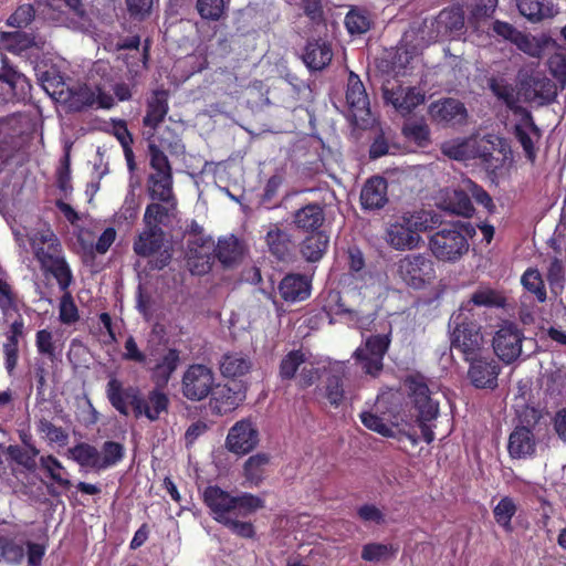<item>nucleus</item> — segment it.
Instances as JSON below:
<instances>
[{"mask_svg": "<svg viewBox=\"0 0 566 566\" xmlns=\"http://www.w3.org/2000/svg\"><path fill=\"white\" fill-rule=\"evenodd\" d=\"M345 25L350 34H363L369 31L371 20L367 11L354 8L345 17Z\"/></svg>", "mask_w": 566, "mask_h": 566, "instance_id": "nucleus-47", "label": "nucleus"}, {"mask_svg": "<svg viewBox=\"0 0 566 566\" xmlns=\"http://www.w3.org/2000/svg\"><path fill=\"white\" fill-rule=\"evenodd\" d=\"M226 443L229 451L247 454L258 446L259 431L251 420H240L229 430Z\"/></svg>", "mask_w": 566, "mask_h": 566, "instance_id": "nucleus-16", "label": "nucleus"}, {"mask_svg": "<svg viewBox=\"0 0 566 566\" xmlns=\"http://www.w3.org/2000/svg\"><path fill=\"white\" fill-rule=\"evenodd\" d=\"M150 161L149 165L154 174H172L167 155L154 143L148 145Z\"/></svg>", "mask_w": 566, "mask_h": 566, "instance_id": "nucleus-59", "label": "nucleus"}, {"mask_svg": "<svg viewBox=\"0 0 566 566\" xmlns=\"http://www.w3.org/2000/svg\"><path fill=\"white\" fill-rule=\"evenodd\" d=\"M333 51L329 44L314 40L307 42L303 54V61L310 70L321 71L332 61Z\"/></svg>", "mask_w": 566, "mask_h": 566, "instance_id": "nucleus-29", "label": "nucleus"}, {"mask_svg": "<svg viewBox=\"0 0 566 566\" xmlns=\"http://www.w3.org/2000/svg\"><path fill=\"white\" fill-rule=\"evenodd\" d=\"M449 325L453 326L451 333V348L457 349L463 359H473L476 355L484 354V337L481 332V325L475 319L474 314L470 313L469 305H461L454 312Z\"/></svg>", "mask_w": 566, "mask_h": 566, "instance_id": "nucleus-6", "label": "nucleus"}, {"mask_svg": "<svg viewBox=\"0 0 566 566\" xmlns=\"http://www.w3.org/2000/svg\"><path fill=\"white\" fill-rule=\"evenodd\" d=\"M35 261L45 276H52L61 291L70 289L74 276L67 263L62 243L50 226L45 224L28 233Z\"/></svg>", "mask_w": 566, "mask_h": 566, "instance_id": "nucleus-3", "label": "nucleus"}, {"mask_svg": "<svg viewBox=\"0 0 566 566\" xmlns=\"http://www.w3.org/2000/svg\"><path fill=\"white\" fill-rule=\"evenodd\" d=\"M469 363L468 379L478 389H494L497 387V378L501 373L500 364L490 355H476Z\"/></svg>", "mask_w": 566, "mask_h": 566, "instance_id": "nucleus-13", "label": "nucleus"}, {"mask_svg": "<svg viewBox=\"0 0 566 566\" xmlns=\"http://www.w3.org/2000/svg\"><path fill=\"white\" fill-rule=\"evenodd\" d=\"M528 130H526L522 125L517 124L514 127V136L517 142L521 144L526 159L534 164L537 157V149L534 145L533 137L538 140L542 137L541 128L535 124L532 116L528 114V119L526 123Z\"/></svg>", "mask_w": 566, "mask_h": 566, "instance_id": "nucleus-30", "label": "nucleus"}, {"mask_svg": "<svg viewBox=\"0 0 566 566\" xmlns=\"http://www.w3.org/2000/svg\"><path fill=\"white\" fill-rule=\"evenodd\" d=\"M180 352L176 348H168L150 369V378L157 387H167L171 376L180 364Z\"/></svg>", "mask_w": 566, "mask_h": 566, "instance_id": "nucleus-26", "label": "nucleus"}, {"mask_svg": "<svg viewBox=\"0 0 566 566\" xmlns=\"http://www.w3.org/2000/svg\"><path fill=\"white\" fill-rule=\"evenodd\" d=\"M165 232L163 229H153L145 226V229L138 234L134 241V252L142 258H148L158 254L155 260L149 262L150 269L163 270L170 260L171 253L164 249Z\"/></svg>", "mask_w": 566, "mask_h": 566, "instance_id": "nucleus-11", "label": "nucleus"}, {"mask_svg": "<svg viewBox=\"0 0 566 566\" xmlns=\"http://www.w3.org/2000/svg\"><path fill=\"white\" fill-rule=\"evenodd\" d=\"M60 99L71 112H83L96 102V95L87 85L67 87L59 92Z\"/></svg>", "mask_w": 566, "mask_h": 566, "instance_id": "nucleus-27", "label": "nucleus"}, {"mask_svg": "<svg viewBox=\"0 0 566 566\" xmlns=\"http://www.w3.org/2000/svg\"><path fill=\"white\" fill-rule=\"evenodd\" d=\"M216 255L223 265H232L241 255L239 241L234 237L219 240L216 249Z\"/></svg>", "mask_w": 566, "mask_h": 566, "instance_id": "nucleus-48", "label": "nucleus"}, {"mask_svg": "<svg viewBox=\"0 0 566 566\" xmlns=\"http://www.w3.org/2000/svg\"><path fill=\"white\" fill-rule=\"evenodd\" d=\"M62 292L63 295L60 300L59 318L61 323L71 325L78 321V310L76 304L74 303L72 294L69 292V289Z\"/></svg>", "mask_w": 566, "mask_h": 566, "instance_id": "nucleus-55", "label": "nucleus"}, {"mask_svg": "<svg viewBox=\"0 0 566 566\" xmlns=\"http://www.w3.org/2000/svg\"><path fill=\"white\" fill-rule=\"evenodd\" d=\"M210 408L216 415H226L245 399V388L241 384H216L210 394Z\"/></svg>", "mask_w": 566, "mask_h": 566, "instance_id": "nucleus-15", "label": "nucleus"}, {"mask_svg": "<svg viewBox=\"0 0 566 566\" xmlns=\"http://www.w3.org/2000/svg\"><path fill=\"white\" fill-rule=\"evenodd\" d=\"M202 502L211 517L232 534L245 539L255 537L253 523L244 520L264 507L262 497L249 492L233 495L219 485H208L203 490Z\"/></svg>", "mask_w": 566, "mask_h": 566, "instance_id": "nucleus-1", "label": "nucleus"}, {"mask_svg": "<svg viewBox=\"0 0 566 566\" xmlns=\"http://www.w3.org/2000/svg\"><path fill=\"white\" fill-rule=\"evenodd\" d=\"M311 280L301 273H289L279 283L280 296L287 303L302 302L311 295Z\"/></svg>", "mask_w": 566, "mask_h": 566, "instance_id": "nucleus-18", "label": "nucleus"}, {"mask_svg": "<svg viewBox=\"0 0 566 566\" xmlns=\"http://www.w3.org/2000/svg\"><path fill=\"white\" fill-rule=\"evenodd\" d=\"M505 304V297L493 289H482L475 291L471 298L462 305H469L470 313H473V306L502 307Z\"/></svg>", "mask_w": 566, "mask_h": 566, "instance_id": "nucleus-42", "label": "nucleus"}, {"mask_svg": "<svg viewBox=\"0 0 566 566\" xmlns=\"http://www.w3.org/2000/svg\"><path fill=\"white\" fill-rule=\"evenodd\" d=\"M306 360L305 354L301 349L289 352L281 360L279 366V377L282 380H292L300 366Z\"/></svg>", "mask_w": 566, "mask_h": 566, "instance_id": "nucleus-45", "label": "nucleus"}, {"mask_svg": "<svg viewBox=\"0 0 566 566\" xmlns=\"http://www.w3.org/2000/svg\"><path fill=\"white\" fill-rule=\"evenodd\" d=\"M428 113L433 123L442 127H454L463 125L468 118V111L464 104L452 97H444L432 102Z\"/></svg>", "mask_w": 566, "mask_h": 566, "instance_id": "nucleus-14", "label": "nucleus"}, {"mask_svg": "<svg viewBox=\"0 0 566 566\" xmlns=\"http://www.w3.org/2000/svg\"><path fill=\"white\" fill-rule=\"evenodd\" d=\"M547 64L553 77L564 88L566 85V55L562 53H555L548 59Z\"/></svg>", "mask_w": 566, "mask_h": 566, "instance_id": "nucleus-63", "label": "nucleus"}, {"mask_svg": "<svg viewBox=\"0 0 566 566\" xmlns=\"http://www.w3.org/2000/svg\"><path fill=\"white\" fill-rule=\"evenodd\" d=\"M439 23L450 32L460 31L464 27L463 12L459 8L443 9L439 14Z\"/></svg>", "mask_w": 566, "mask_h": 566, "instance_id": "nucleus-60", "label": "nucleus"}, {"mask_svg": "<svg viewBox=\"0 0 566 566\" xmlns=\"http://www.w3.org/2000/svg\"><path fill=\"white\" fill-rule=\"evenodd\" d=\"M388 182L381 176L366 180L360 191V205L364 210H379L388 202Z\"/></svg>", "mask_w": 566, "mask_h": 566, "instance_id": "nucleus-19", "label": "nucleus"}, {"mask_svg": "<svg viewBox=\"0 0 566 566\" xmlns=\"http://www.w3.org/2000/svg\"><path fill=\"white\" fill-rule=\"evenodd\" d=\"M403 136L419 147H427L430 144V129L426 123L415 122L402 127Z\"/></svg>", "mask_w": 566, "mask_h": 566, "instance_id": "nucleus-51", "label": "nucleus"}, {"mask_svg": "<svg viewBox=\"0 0 566 566\" xmlns=\"http://www.w3.org/2000/svg\"><path fill=\"white\" fill-rule=\"evenodd\" d=\"M151 202L146 207L144 213V223L146 227L153 229H161V226L167 227L171 222L177 208V201L165 203Z\"/></svg>", "mask_w": 566, "mask_h": 566, "instance_id": "nucleus-31", "label": "nucleus"}, {"mask_svg": "<svg viewBox=\"0 0 566 566\" xmlns=\"http://www.w3.org/2000/svg\"><path fill=\"white\" fill-rule=\"evenodd\" d=\"M346 101L354 117L364 119V115H369V98L366 88L359 76L354 72L348 75Z\"/></svg>", "mask_w": 566, "mask_h": 566, "instance_id": "nucleus-23", "label": "nucleus"}, {"mask_svg": "<svg viewBox=\"0 0 566 566\" xmlns=\"http://www.w3.org/2000/svg\"><path fill=\"white\" fill-rule=\"evenodd\" d=\"M36 430L39 433H44L49 444L56 443L64 447L69 442V433L62 428L52 423L46 418H41L36 421Z\"/></svg>", "mask_w": 566, "mask_h": 566, "instance_id": "nucleus-49", "label": "nucleus"}, {"mask_svg": "<svg viewBox=\"0 0 566 566\" xmlns=\"http://www.w3.org/2000/svg\"><path fill=\"white\" fill-rule=\"evenodd\" d=\"M196 9L203 20L219 21L226 10L224 0H197Z\"/></svg>", "mask_w": 566, "mask_h": 566, "instance_id": "nucleus-52", "label": "nucleus"}, {"mask_svg": "<svg viewBox=\"0 0 566 566\" xmlns=\"http://www.w3.org/2000/svg\"><path fill=\"white\" fill-rule=\"evenodd\" d=\"M2 39L10 51H25L35 43L34 36L22 31L2 32Z\"/></svg>", "mask_w": 566, "mask_h": 566, "instance_id": "nucleus-58", "label": "nucleus"}, {"mask_svg": "<svg viewBox=\"0 0 566 566\" xmlns=\"http://www.w3.org/2000/svg\"><path fill=\"white\" fill-rule=\"evenodd\" d=\"M439 222L440 214L433 210L406 211L388 222L385 240L397 251L415 250L422 243L421 233L433 230Z\"/></svg>", "mask_w": 566, "mask_h": 566, "instance_id": "nucleus-4", "label": "nucleus"}, {"mask_svg": "<svg viewBox=\"0 0 566 566\" xmlns=\"http://www.w3.org/2000/svg\"><path fill=\"white\" fill-rule=\"evenodd\" d=\"M24 323L22 318L10 325L6 342L2 344L3 366L9 376L15 374L19 361V340L23 336Z\"/></svg>", "mask_w": 566, "mask_h": 566, "instance_id": "nucleus-22", "label": "nucleus"}, {"mask_svg": "<svg viewBox=\"0 0 566 566\" xmlns=\"http://www.w3.org/2000/svg\"><path fill=\"white\" fill-rule=\"evenodd\" d=\"M18 308V295L11 284L0 276V310L3 313Z\"/></svg>", "mask_w": 566, "mask_h": 566, "instance_id": "nucleus-62", "label": "nucleus"}, {"mask_svg": "<svg viewBox=\"0 0 566 566\" xmlns=\"http://www.w3.org/2000/svg\"><path fill=\"white\" fill-rule=\"evenodd\" d=\"M469 191L471 193V197L475 200V202L485 208L489 213L495 212L496 206L492 197L482 186L471 181L469 186Z\"/></svg>", "mask_w": 566, "mask_h": 566, "instance_id": "nucleus-64", "label": "nucleus"}, {"mask_svg": "<svg viewBox=\"0 0 566 566\" xmlns=\"http://www.w3.org/2000/svg\"><path fill=\"white\" fill-rule=\"evenodd\" d=\"M424 102V95L416 87L403 88L400 102L396 105V111L401 115L410 114L416 107Z\"/></svg>", "mask_w": 566, "mask_h": 566, "instance_id": "nucleus-56", "label": "nucleus"}, {"mask_svg": "<svg viewBox=\"0 0 566 566\" xmlns=\"http://www.w3.org/2000/svg\"><path fill=\"white\" fill-rule=\"evenodd\" d=\"M105 394L111 406L122 416L127 417L132 411L136 418L146 417L149 421H156L163 412H168L169 397L164 388L155 387L148 391L147 397L138 386H124V382L116 376H111Z\"/></svg>", "mask_w": 566, "mask_h": 566, "instance_id": "nucleus-2", "label": "nucleus"}, {"mask_svg": "<svg viewBox=\"0 0 566 566\" xmlns=\"http://www.w3.org/2000/svg\"><path fill=\"white\" fill-rule=\"evenodd\" d=\"M507 451L513 459L532 457L536 451V440L526 426H517L509 437Z\"/></svg>", "mask_w": 566, "mask_h": 566, "instance_id": "nucleus-24", "label": "nucleus"}, {"mask_svg": "<svg viewBox=\"0 0 566 566\" xmlns=\"http://www.w3.org/2000/svg\"><path fill=\"white\" fill-rule=\"evenodd\" d=\"M398 552V544L371 542L363 545L360 557L368 563H385L396 558Z\"/></svg>", "mask_w": 566, "mask_h": 566, "instance_id": "nucleus-36", "label": "nucleus"}, {"mask_svg": "<svg viewBox=\"0 0 566 566\" xmlns=\"http://www.w3.org/2000/svg\"><path fill=\"white\" fill-rule=\"evenodd\" d=\"M69 454L81 468H88L96 472L101 471L99 451L96 447L80 442L69 449Z\"/></svg>", "mask_w": 566, "mask_h": 566, "instance_id": "nucleus-37", "label": "nucleus"}, {"mask_svg": "<svg viewBox=\"0 0 566 566\" xmlns=\"http://www.w3.org/2000/svg\"><path fill=\"white\" fill-rule=\"evenodd\" d=\"M149 196L163 203L177 201L172 192V174H150L147 179Z\"/></svg>", "mask_w": 566, "mask_h": 566, "instance_id": "nucleus-32", "label": "nucleus"}, {"mask_svg": "<svg viewBox=\"0 0 566 566\" xmlns=\"http://www.w3.org/2000/svg\"><path fill=\"white\" fill-rule=\"evenodd\" d=\"M0 81L9 86L12 96L17 98H20L31 88L28 77L10 65L7 57L2 59Z\"/></svg>", "mask_w": 566, "mask_h": 566, "instance_id": "nucleus-33", "label": "nucleus"}, {"mask_svg": "<svg viewBox=\"0 0 566 566\" xmlns=\"http://www.w3.org/2000/svg\"><path fill=\"white\" fill-rule=\"evenodd\" d=\"M325 221L323 207L317 202H311L296 210L293 214L295 228L304 233L322 231Z\"/></svg>", "mask_w": 566, "mask_h": 566, "instance_id": "nucleus-25", "label": "nucleus"}, {"mask_svg": "<svg viewBox=\"0 0 566 566\" xmlns=\"http://www.w3.org/2000/svg\"><path fill=\"white\" fill-rule=\"evenodd\" d=\"M24 558V548L13 537L0 535V559L10 565H20Z\"/></svg>", "mask_w": 566, "mask_h": 566, "instance_id": "nucleus-44", "label": "nucleus"}, {"mask_svg": "<svg viewBox=\"0 0 566 566\" xmlns=\"http://www.w3.org/2000/svg\"><path fill=\"white\" fill-rule=\"evenodd\" d=\"M389 335H371L359 346L354 358L365 374L376 377L384 368V357L390 346Z\"/></svg>", "mask_w": 566, "mask_h": 566, "instance_id": "nucleus-10", "label": "nucleus"}, {"mask_svg": "<svg viewBox=\"0 0 566 566\" xmlns=\"http://www.w3.org/2000/svg\"><path fill=\"white\" fill-rule=\"evenodd\" d=\"M125 458V447L117 441H105L99 452L101 471L115 467Z\"/></svg>", "mask_w": 566, "mask_h": 566, "instance_id": "nucleus-46", "label": "nucleus"}, {"mask_svg": "<svg viewBox=\"0 0 566 566\" xmlns=\"http://www.w3.org/2000/svg\"><path fill=\"white\" fill-rule=\"evenodd\" d=\"M252 368L248 356L239 353L224 354L220 363V371L226 378H238L247 375Z\"/></svg>", "mask_w": 566, "mask_h": 566, "instance_id": "nucleus-35", "label": "nucleus"}, {"mask_svg": "<svg viewBox=\"0 0 566 566\" xmlns=\"http://www.w3.org/2000/svg\"><path fill=\"white\" fill-rule=\"evenodd\" d=\"M552 39L547 35L539 38L531 36L522 31L514 39L513 44L523 53L532 57H541L545 48L551 43Z\"/></svg>", "mask_w": 566, "mask_h": 566, "instance_id": "nucleus-39", "label": "nucleus"}, {"mask_svg": "<svg viewBox=\"0 0 566 566\" xmlns=\"http://www.w3.org/2000/svg\"><path fill=\"white\" fill-rule=\"evenodd\" d=\"M35 17V9L31 3L19 6L13 13L7 19V25L22 29L28 27Z\"/></svg>", "mask_w": 566, "mask_h": 566, "instance_id": "nucleus-57", "label": "nucleus"}, {"mask_svg": "<svg viewBox=\"0 0 566 566\" xmlns=\"http://www.w3.org/2000/svg\"><path fill=\"white\" fill-rule=\"evenodd\" d=\"M521 15L532 23L552 19L556 14L554 3L549 0H516Z\"/></svg>", "mask_w": 566, "mask_h": 566, "instance_id": "nucleus-28", "label": "nucleus"}, {"mask_svg": "<svg viewBox=\"0 0 566 566\" xmlns=\"http://www.w3.org/2000/svg\"><path fill=\"white\" fill-rule=\"evenodd\" d=\"M344 397L345 391L343 376L339 374L329 375L325 382V398L333 407L338 408L342 405Z\"/></svg>", "mask_w": 566, "mask_h": 566, "instance_id": "nucleus-50", "label": "nucleus"}, {"mask_svg": "<svg viewBox=\"0 0 566 566\" xmlns=\"http://www.w3.org/2000/svg\"><path fill=\"white\" fill-rule=\"evenodd\" d=\"M517 512V506L511 496H503L493 509L495 522L505 531H513L512 518Z\"/></svg>", "mask_w": 566, "mask_h": 566, "instance_id": "nucleus-40", "label": "nucleus"}, {"mask_svg": "<svg viewBox=\"0 0 566 566\" xmlns=\"http://www.w3.org/2000/svg\"><path fill=\"white\" fill-rule=\"evenodd\" d=\"M328 241V235L324 231L307 233L301 243L303 258L308 262H317L325 254Z\"/></svg>", "mask_w": 566, "mask_h": 566, "instance_id": "nucleus-34", "label": "nucleus"}, {"mask_svg": "<svg viewBox=\"0 0 566 566\" xmlns=\"http://www.w3.org/2000/svg\"><path fill=\"white\" fill-rule=\"evenodd\" d=\"M523 287L532 293L539 303L547 298L546 287L542 274L537 269L528 268L521 277Z\"/></svg>", "mask_w": 566, "mask_h": 566, "instance_id": "nucleus-43", "label": "nucleus"}, {"mask_svg": "<svg viewBox=\"0 0 566 566\" xmlns=\"http://www.w3.org/2000/svg\"><path fill=\"white\" fill-rule=\"evenodd\" d=\"M169 92L164 88L154 90L146 101V114L143 125L156 130L169 112Z\"/></svg>", "mask_w": 566, "mask_h": 566, "instance_id": "nucleus-20", "label": "nucleus"}, {"mask_svg": "<svg viewBox=\"0 0 566 566\" xmlns=\"http://www.w3.org/2000/svg\"><path fill=\"white\" fill-rule=\"evenodd\" d=\"M448 209L462 217H471L474 212V207L471 197L464 190H454L453 196L448 202Z\"/></svg>", "mask_w": 566, "mask_h": 566, "instance_id": "nucleus-54", "label": "nucleus"}, {"mask_svg": "<svg viewBox=\"0 0 566 566\" xmlns=\"http://www.w3.org/2000/svg\"><path fill=\"white\" fill-rule=\"evenodd\" d=\"M213 370L203 364H191L181 378V394L190 401H201L210 396L214 387Z\"/></svg>", "mask_w": 566, "mask_h": 566, "instance_id": "nucleus-9", "label": "nucleus"}, {"mask_svg": "<svg viewBox=\"0 0 566 566\" xmlns=\"http://www.w3.org/2000/svg\"><path fill=\"white\" fill-rule=\"evenodd\" d=\"M521 88L528 101L539 102L541 104H549L557 96L556 84L541 74L530 75L522 80Z\"/></svg>", "mask_w": 566, "mask_h": 566, "instance_id": "nucleus-17", "label": "nucleus"}, {"mask_svg": "<svg viewBox=\"0 0 566 566\" xmlns=\"http://www.w3.org/2000/svg\"><path fill=\"white\" fill-rule=\"evenodd\" d=\"M428 378L421 373L405 377L403 386L416 419L434 420L439 415V401L432 397Z\"/></svg>", "mask_w": 566, "mask_h": 566, "instance_id": "nucleus-8", "label": "nucleus"}, {"mask_svg": "<svg viewBox=\"0 0 566 566\" xmlns=\"http://www.w3.org/2000/svg\"><path fill=\"white\" fill-rule=\"evenodd\" d=\"M7 454L10 457L19 465L23 467L25 470L33 472L36 469V457L40 453H31V449L21 448L17 444H10L7 448Z\"/></svg>", "mask_w": 566, "mask_h": 566, "instance_id": "nucleus-53", "label": "nucleus"}, {"mask_svg": "<svg viewBox=\"0 0 566 566\" xmlns=\"http://www.w3.org/2000/svg\"><path fill=\"white\" fill-rule=\"evenodd\" d=\"M270 462V457L266 453H256L254 455H251L244 463L243 472L245 479L254 484L259 485L263 478L265 472V467Z\"/></svg>", "mask_w": 566, "mask_h": 566, "instance_id": "nucleus-41", "label": "nucleus"}, {"mask_svg": "<svg viewBox=\"0 0 566 566\" xmlns=\"http://www.w3.org/2000/svg\"><path fill=\"white\" fill-rule=\"evenodd\" d=\"M40 467L57 486L63 490L71 489V480L64 476V474H67V471L56 457L52 454L40 457Z\"/></svg>", "mask_w": 566, "mask_h": 566, "instance_id": "nucleus-38", "label": "nucleus"}, {"mask_svg": "<svg viewBox=\"0 0 566 566\" xmlns=\"http://www.w3.org/2000/svg\"><path fill=\"white\" fill-rule=\"evenodd\" d=\"M395 273L408 287L422 290L436 279V265L430 255L411 253L395 263Z\"/></svg>", "mask_w": 566, "mask_h": 566, "instance_id": "nucleus-7", "label": "nucleus"}, {"mask_svg": "<svg viewBox=\"0 0 566 566\" xmlns=\"http://www.w3.org/2000/svg\"><path fill=\"white\" fill-rule=\"evenodd\" d=\"M437 230L429 235L428 247L432 255L444 263L460 261L470 249V240L476 234L471 222L450 221L436 224Z\"/></svg>", "mask_w": 566, "mask_h": 566, "instance_id": "nucleus-5", "label": "nucleus"}, {"mask_svg": "<svg viewBox=\"0 0 566 566\" xmlns=\"http://www.w3.org/2000/svg\"><path fill=\"white\" fill-rule=\"evenodd\" d=\"M265 242L270 254L281 262H290L294 255V243L291 234L273 224L266 232Z\"/></svg>", "mask_w": 566, "mask_h": 566, "instance_id": "nucleus-21", "label": "nucleus"}, {"mask_svg": "<svg viewBox=\"0 0 566 566\" xmlns=\"http://www.w3.org/2000/svg\"><path fill=\"white\" fill-rule=\"evenodd\" d=\"M361 423L369 430H373L382 437H392V429L385 423L384 419L373 412L364 411L360 413Z\"/></svg>", "mask_w": 566, "mask_h": 566, "instance_id": "nucleus-61", "label": "nucleus"}, {"mask_svg": "<svg viewBox=\"0 0 566 566\" xmlns=\"http://www.w3.org/2000/svg\"><path fill=\"white\" fill-rule=\"evenodd\" d=\"M524 339V334L516 324L505 322L495 332L492 346L503 363L512 364L521 356Z\"/></svg>", "mask_w": 566, "mask_h": 566, "instance_id": "nucleus-12", "label": "nucleus"}]
</instances>
